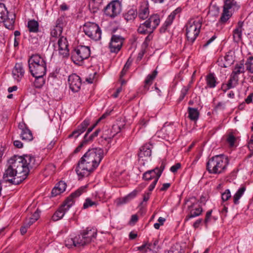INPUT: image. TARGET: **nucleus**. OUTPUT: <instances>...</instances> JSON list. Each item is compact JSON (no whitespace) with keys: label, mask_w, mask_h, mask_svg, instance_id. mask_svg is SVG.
Masks as SVG:
<instances>
[{"label":"nucleus","mask_w":253,"mask_h":253,"mask_svg":"<svg viewBox=\"0 0 253 253\" xmlns=\"http://www.w3.org/2000/svg\"><path fill=\"white\" fill-rule=\"evenodd\" d=\"M35 158L31 155L14 156L7 162L3 176V181L18 185L24 180L30 170L36 166Z\"/></svg>","instance_id":"f257e3e1"},{"label":"nucleus","mask_w":253,"mask_h":253,"mask_svg":"<svg viewBox=\"0 0 253 253\" xmlns=\"http://www.w3.org/2000/svg\"><path fill=\"white\" fill-rule=\"evenodd\" d=\"M103 155V150L101 148L89 149L78 162L75 169L78 175L81 178L88 176L98 167Z\"/></svg>","instance_id":"f03ea898"},{"label":"nucleus","mask_w":253,"mask_h":253,"mask_svg":"<svg viewBox=\"0 0 253 253\" xmlns=\"http://www.w3.org/2000/svg\"><path fill=\"white\" fill-rule=\"evenodd\" d=\"M87 186L80 187L76 191L72 193L70 196L67 198L63 204L55 211L52 216V219L55 221L61 219L65 212L72 206L74 203V198H77L86 191Z\"/></svg>","instance_id":"7ed1b4c3"},{"label":"nucleus","mask_w":253,"mask_h":253,"mask_svg":"<svg viewBox=\"0 0 253 253\" xmlns=\"http://www.w3.org/2000/svg\"><path fill=\"white\" fill-rule=\"evenodd\" d=\"M223 155H218L210 158L206 164L207 169L210 173L219 174L226 169L227 165L226 158Z\"/></svg>","instance_id":"20e7f679"},{"label":"nucleus","mask_w":253,"mask_h":253,"mask_svg":"<svg viewBox=\"0 0 253 253\" xmlns=\"http://www.w3.org/2000/svg\"><path fill=\"white\" fill-rule=\"evenodd\" d=\"M166 164L164 162L161 164L160 167H157L155 169L147 170L143 174L142 179L145 181H149L152 179L154 181L149 187L150 192L153 191L165 169Z\"/></svg>","instance_id":"39448f33"},{"label":"nucleus","mask_w":253,"mask_h":253,"mask_svg":"<svg viewBox=\"0 0 253 253\" xmlns=\"http://www.w3.org/2000/svg\"><path fill=\"white\" fill-rule=\"evenodd\" d=\"M160 22L159 15L157 14L153 15L143 23L140 24L137 31L141 34H151L159 25Z\"/></svg>","instance_id":"423d86ee"},{"label":"nucleus","mask_w":253,"mask_h":253,"mask_svg":"<svg viewBox=\"0 0 253 253\" xmlns=\"http://www.w3.org/2000/svg\"><path fill=\"white\" fill-rule=\"evenodd\" d=\"M223 8L219 22L225 23L232 15V12L237 11L239 9L240 5L235 0H224Z\"/></svg>","instance_id":"0eeeda50"},{"label":"nucleus","mask_w":253,"mask_h":253,"mask_svg":"<svg viewBox=\"0 0 253 253\" xmlns=\"http://www.w3.org/2000/svg\"><path fill=\"white\" fill-rule=\"evenodd\" d=\"M201 23L190 19L186 25V37L188 42L192 43L200 33Z\"/></svg>","instance_id":"6e6552de"},{"label":"nucleus","mask_w":253,"mask_h":253,"mask_svg":"<svg viewBox=\"0 0 253 253\" xmlns=\"http://www.w3.org/2000/svg\"><path fill=\"white\" fill-rule=\"evenodd\" d=\"M90 54V50L88 46L80 45L72 52L71 58L74 63L81 62L88 58Z\"/></svg>","instance_id":"1a4fd4ad"},{"label":"nucleus","mask_w":253,"mask_h":253,"mask_svg":"<svg viewBox=\"0 0 253 253\" xmlns=\"http://www.w3.org/2000/svg\"><path fill=\"white\" fill-rule=\"evenodd\" d=\"M84 32L90 39L98 41L101 39V31L97 24L95 23H87L84 24Z\"/></svg>","instance_id":"9d476101"},{"label":"nucleus","mask_w":253,"mask_h":253,"mask_svg":"<svg viewBox=\"0 0 253 253\" xmlns=\"http://www.w3.org/2000/svg\"><path fill=\"white\" fill-rule=\"evenodd\" d=\"M122 11V4L119 0H114L109 3L104 8L105 15L114 18L120 14Z\"/></svg>","instance_id":"9b49d317"},{"label":"nucleus","mask_w":253,"mask_h":253,"mask_svg":"<svg viewBox=\"0 0 253 253\" xmlns=\"http://www.w3.org/2000/svg\"><path fill=\"white\" fill-rule=\"evenodd\" d=\"M125 39L117 35H113L109 43V47L111 52L118 53L121 49Z\"/></svg>","instance_id":"f8f14e48"},{"label":"nucleus","mask_w":253,"mask_h":253,"mask_svg":"<svg viewBox=\"0 0 253 253\" xmlns=\"http://www.w3.org/2000/svg\"><path fill=\"white\" fill-rule=\"evenodd\" d=\"M68 83L70 89L73 92H78L80 89L82 83L80 77L75 74L69 76Z\"/></svg>","instance_id":"ddd939ff"},{"label":"nucleus","mask_w":253,"mask_h":253,"mask_svg":"<svg viewBox=\"0 0 253 253\" xmlns=\"http://www.w3.org/2000/svg\"><path fill=\"white\" fill-rule=\"evenodd\" d=\"M121 130V127L118 125H113L111 128H105L103 131L102 138L105 140H110Z\"/></svg>","instance_id":"4468645a"},{"label":"nucleus","mask_w":253,"mask_h":253,"mask_svg":"<svg viewBox=\"0 0 253 253\" xmlns=\"http://www.w3.org/2000/svg\"><path fill=\"white\" fill-rule=\"evenodd\" d=\"M28 66H46L45 57L38 54L32 55L28 59Z\"/></svg>","instance_id":"2eb2a0df"},{"label":"nucleus","mask_w":253,"mask_h":253,"mask_svg":"<svg viewBox=\"0 0 253 253\" xmlns=\"http://www.w3.org/2000/svg\"><path fill=\"white\" fill-rule=\"evenodd\" d=\"M59 53L63 57L67 56L69 54L68 42L66 38L61 37L58 41Z\"/></svg>","instance_id":"dca6fc26"},{"label":"nucleus","mask_w":253,"mask_h":253,"mask_svg":"<svg viewBox=\"0 0 253 253\" xmlns=\"http://www.w3.org/2000/svg\"><path fill=\"white\" fill-rule=\"evenodd\" d=\"M29 66V72L33 77H40L44 76L46 72V66Z\"/></svg>","instance_id":"f3484780"},{"label":"nucleus","mask_w":253,"mask_h":253,"mask_svg":"<svg viewBox=\"0 0 253 253\" xmlns=\"http://www.w3.org/2000/svg\"><path fill=\"white\" fill-rule=\"evenodd\" d=\"M188 210L189 211V213L186 216L185 219V221L200 215L203 212L202 207L201 206L196 207L195 203H192L190 206H189Z\"/></svg>","instance_id":"a211bd4d"},{"label":"nucleus","mask_w":253,"mask_h":253,"mask_svg":"<svg viewBox=\"0 0 253 253\" xmlns=\"http://www.w3.org/2000/svg\"><path fill=\"white\" fill-rule=\"evenodd\" d=\"M24 69L21 63H16L12 70V75L15 80L19 82L24 76Z\"/></svg>","instance_id":"6ab92c4d"},{"label":"nucleus","mask_w":253,"mask_h":253,"mask_svg":"<svg viewBox=\"0 0 253 253\" xmlns=\"http://www.w3.org/2000/svg\"><path fill=\"white\" fill-rule=\"evenodd\" d=\"M84 237V239L85 240L87 244H89L93 239H94L97 235V231L94 228L89 229L86 228L82 233Z\"/></svg>","instance_id":"aec40b11"},{"label":"nucleus","mask_w":253,"mask_h":253,"mask_svg":"<svg viewBox=\"0 0 253 253\" xmlns=\"http://www.w3.org/2000/svg\"><path fill=\"white\" fill-rule=\"evenodd\" d=\"M138 155L139 160L141 158H143L144 157H150L151 156L150 145L149 144H145L142 146L140 148Z\"/></svg>","instance_id":"412c9836"},{"label":"nucleus","mask_w":253,"mask_h":253,"mask_svg":"<svg viewBox=\"0 0 253 253\" xmlns=\"http://www.w3.org/2000/svg\"><path fill=\"white\" fill-rule=\"evenodd\" d=\"M244 22L242 21H239L237 24V27L233 31V38L234 40L237 38V42L240 41L242 39V27L243 26Z\"/></svg>","instance_id":"4be33fe9"},{"label":"nucleus","mask_w":253,"mask_h":253,"mask_svg":"<svg viewBox=\"0 0 253 253\" xmlns=\"http://www.w3.org/2000/svg\"><path fill=\"white\" fill-rule=\"evenodd\" d=\"M244 72L245 68L243 63L236 64L232 73V75H233L232 78L234 80H237L238 77L237 75L244 73Z\"/></svg>","instance_id":"5701e85b"},{"label":"nucleus","mask_w":253,"mask_h":253,"mask_svg":"<svg viewBox=\"0 0 253 253\" xmlns=\"http://www.w3.org/2000/svg\"><path fill=\"white\" fill-rule=\"evenodd\" d=\"M188 117L189 118L193 121H196L198 118L199 116V112L198 111L197 108L188 107Z\"/></svg>","instance_id":"b1692460"},{"label":"nucleus","mask_w":253,"mask_h":253,"mask_svg":"<svg viewBox=\"0 0 253 253\" xmlns=\"http://www.w3.org/2000/svg\"><path fill=\"white\" fill-rule=\"evenodd\" d=\"M158 74V72L156 70H154L151 74H149L147 76L146 80H145L144 87L146 89H149V86L152 84L153 81L156 77Z\"/></svg>","instance_id":"393cba45"},{"label":"nucleus","mask_w":253,"mask_h":253,"mask_svg":"<svg viewBox=\"0 0 253 253\" xmlns=\"http://www.w3.org/2000/svg\"><path fill=\"white\" fill-rule=\"evenodd\" d=\"M137 16L136 10L130 9L124 15V18L127 21H133Z\"/></svg>","instance_id":"a878e982"},{"label":"nucleus","mask_w":253,"mask_h":253,"mask_svg":"<svg viewBox=\"0 0 253 253\" xmlns=\"http://www.w3.org/2000/svg\"><path fill=\"white\" fill-rule=\"evenodd\" d=\"M39 24L35 20H29L28 22V28L30 32L37 33L39 31Z\"/></svg>","instance_id":"bb28decb"},{"label":"nucleus","mask_w":253,"mask_h":253,"mask_svg":"<svg viewBox=\"0 0 253 253\" xmlns=\"http://www.w3.org/2000/svg\"><path fill=\"white\" fill-rule=\"evenodd\" d=\"M207 85L210 88H213L216 86V78L213 73L209 74L206 77Z\"/></svg>","instance_id":"cd10ccee"},{"label":"nucleus","mask_w":253,"mask_h":253,"mask_svg":"<svg viewBox=\"0 0 253 253\" xmlns=\"http://www.w3.org/2000/svg\"><path fill=\"white\" fill-rule=\"evenodd\" d=\"M246 187L245 186H242L238 189L237 192L233 196V202L235 205L239 204V200L243 196Z\"/></svg>","instance_id":"c85d7f7f"},{"label":"nucleus","mask_w":253,"mask_h":253,"mask_svg":"<svg viewBox=\"0 0 253 253\" xmlns=\"http://www.w3.org/2000/svg\"><path fill=\"white\" fill-rule=\"evenodd\" d=\"M20 137L22 140L26 141H31L33 139L32 132L29 128L21 131Z\"/></svg>","instance_id":"c756f323"},{"label":"nucleus","mask_w":253,"mask_h":253,"mask_svg":"<svg viewBox=\"0 0 253 253\" xmlns=\"http://www.w3.org/2000/svg\"><path fill=\"white\" fill-rule=\"evenodd\" d=\"M14 16H12L11 18L7 16V18L1 22H3L5 27L8 29L12 30L14 28Z\"/></svg>","instance_id":"7c9ffc66"},{"label":"nucleus","mask_w":253,"mask_h":253,"mask_svg":"<svg viewBox=\"0 0 253 253\" xmlns=\"http://www.w3.org/2000/svg\"><path fill=\"white\" fill-rule=\"evenodd\" d=\"M8 11L3 3H0V22L7 18Z\"/></svg>","instance_id":"2f4dec72"},{"label":"nucleus","mask_w":253,"mask_h":253,"mask_svg":"<svg viewBox=\"0 0 253 253\" xmlns=\"http://www.w3.org/2000/svg\"><path fill=\"white\" fill-rule=\"evenodd\" d=\"M76 247L84 246L87 244L85 240L84 239V237L82 233L74 238Z\"/></svg>","instance_id":"473e14b6"},{"label":"nucleus","mask_w":253,"mask_h":253,"mask_svg":"<svg viewBox=\"0 0 253 253\" xmlns=\"http://www.w3.org/2000/svg\"><path fill=\"white\" fill-rule=\"evenodd\" d=\"M89 124L90 120L88 119H86L79 126H78L76 129L78 131V132L82 134L85 131Z\"/></svg>","instance_id":"72a5a7b5"},{"label":"nucleus","mask_w":253,"mask_h":253,"mask_svg":"<svg viewBox=\"0 0 253 253\" xmlns=\"http://www.w3.org/2000/svg\"><path fill=\"white\" fill-rule=\"evenodd\" d=\"M44 76H41L40 77H34L35 80L34 84L36 88H41L44 84L45 80L43 78Z\"/></svg>","instance_id":"f704fd0d"},{"label":"nucleus","mask_w":253,"mask_h":253,"mask_svg":"<svg viewBox=\"0 0 253 253\" xmlns=\"http://www.w3.org/2000/svg\"><path fill=\"white\" fill-rule=\"evenodd\" d=\"M149 15V9L148 7L141 8L139 10L138 17L142 20L146 19Z\"/></svg>","instance_id":"c9c22d12"},{"label":"nucleus","mask_w":253,"mask_h":253,"mask_svg":"<svg viewBox=\"0 0 253 253\" xmlns=\"http://www.w3.org/2000/svg\"><path fill=\"white\" fill-rule=\"evenodd\" d=\"M139 192L137 190H133L132 192L129 193L127 196L123 198L122 204H125L129 200L134 198Z\"/></svg>","instance_id":"e433bc0d"},{"label":"nucleus","mask_w":253,"mask_h":253,"mask_svg":"<svg viewBox=\"0 0 253 253\" xmlns=\"http://www.w3.org/2000/svg\"><path fill=\"white\" fill-rule=\"evenodd\" d=\"M245 65L247 70L251 73H253V57H250L247 59Z\"/></svg>","instance_id":"4c0bfd02"},{"label":"nucleus","mask_w":253,"mask_h":253,"mask_svg":"<svg viewBox=\"0 0 253 253\" xmlns=\"http://www.w3.org/2000/svg\"><path fill=\"white\" fill-rule=\"evenodd\" d=\"M62 30L61 27L55 26L51 31V35L53 37L59 36L62 33Z\"/></svg>","instance_id":"58836bf2"},{"label":"nucleus","mask_w":253,"mask_h":253,"mask_svg":"<svg viewBox=\"0 0 253 253\" xmlns=\"http://www.w3.org/2000/svg\"><path fill=\"white\" fill-rule=\"evenodd\" d=\"M100 131V130L99 129H97L89 136L87 135L86 138L87 139L84 138V143H87L89 141L93 140L95 137L98 136Z\"/></svg>","instance_id":"ea45409f"},{"label":"nucleus","mask_w":253,"mask_h":253,"mask_svg":"<svg viewBox=\"0 0 253 253\" xmlns=\"http://www.w3.org/2000/svg\"><path fill=\"white\" fill-rule=\"evenodd\" d=\"M97 205V203L95 202L92 201L89 198H87L85 199V202L83 205L84 209H85L88 208L89 207H92L93 206H96Z\"/></svg>","instance_id":"a19ab883"},{"label":"nucleus","mask_w":253,"mask_h":253,"mask_svg":"<svg viewBox=\"0 0 253 253\" xmlns=\"http://www.w3.org/2000/svg\"><path fill=\"white\" fill-rule=\"evenodd\" d=\"M66 186L65 182L63 181H60L57 183L54 187L58 189V191H61L63 193L65 191Z\"/></svg>","instance_id":"79ce46f5"},{"label":"nucleus","mask_w":253,"mask_h":253,"mask_svg":"<svg viewBox=\"0 0 253 253\" xmlns=\"http://www.w3.org/2000/svg\"><path fill=\"white\" fill-rule=\"evenodd\" d=\"M189 85H188V86H184L181 90V93H180V95L179 96V101H182L184 98L185 97V96H186V95L187 94L188 90H189Z\"/></svg>","instance_id":"37998d69"},{"label":"nucleus","mask_w":253,"mask_h":253,"mask_svg":"<svg viewBox=\"0 0 253 253\" xmlns=\"http://www.w3.org/2000/svg\"><path fill=\"white\" fill-rule=\"evenodd\" d=\"M65 246L69 248H70L72 247L73 246L76 247L74 238L67 239L65 241Z\"/></svg>","instance_id":"c03bdc74"},{"label":"nucleus","mask_w":253,"mask_h":253,"mask_svg":"<svg viewBox=\"0 0 253 253\" xmlns=\"http://www.w3.org/2000/svg\"><path fill=\"white\" fill-rule=\"evenodd\" d=\"M231 197L230 191L229 189H226L225 192L222 194L221 198L223 201H226Z\"/></svg>","instance_id":"a18cd8bd"},{"label":"nucleus","mask_w":253,"mask_h":253,"mask_svg":"<svg viewBox=\"0 0 253 253\" xmlns=\"http://www.w3.org/2000/svg\"><path fill=\"white\" fill-rule=\"evenodd\" d=\"M232 79L234 80L232 77L228 81V83L227 84H225V85L223 84L222 85V89H223V90L224 92H225L226 91V90L229 89L233 87L232 86Z\"/></svg>","instance_id":"49530a36"},{"label":"nucleus","mask_w":253,"mask_h":253,"mask_svg":"<svg viewBox=\"0 0 253 253\" xmlns=\"http://www.w3.org/2000/svg\"><path fill=\"white\" fill-rule=\"evenodd\" d=\"M235 141V136L232 134H229L227 138V141L229 144L230 146H234Z\"/></svg>","instance_id":"de8ad7c7"},{"label":"nucleus","mask_w":253,"mask_h":253,"mask_svg":"<svg viewBox=\"0 0 253 253\" xmlns=\"http://www.w3.org/2000/svg\"><path fill=\"white\" fill-rule=\"evenodd\" d=\"M175 16L174 15V14H172V13H170V14L168 16L167 18L166 21L165 22H166V24L167 25H170L174 19Z\"/></svg>","instance_id":"09e8293b"},{"label":"nucleus","mask_w":253,"mask_h":253,"mask_svg":"<svg viewBox=\"0 0 253 253\" xmlns=\"http://www.w3.org/2000/svg\"><path fill=\"white\" fill-rule=\"evenodd\" d=\"M64 21V18L63 17H60L57 19L56 22V26H59L63 28V26Z\"/></svg>","instance_id":"8fccbe9b"},{"label":"nucleus","mask_w":253,"mask_h":253,"mask_svg":"<svg viewBox=\"0 0 253 253\" xmlns=\"http://www.w3.org/2000/svg\"><path fill=\"white\" fill-rule=\"evenodd\" d=\"M212 211V210H210L208 211H207V212L206 213V217H205V221H204L205 224L206 226H207V224H208V223L210 220V218L211 216Z\"/></svg>","instance_id":"3c124183"},{"label":"nucleus","mask_w":253,"mask_h":253,"mask_svg":"<svg viewBox=\"0 0 253 253\" xmlns=\"http://www.w3.org/2000/svg\"><path fill=\"white\" fill-rule=\"evenodd\" d=\"M181 167V164L180 163H177L175 165L172 166L170 169V170L172 172H176L177 170Z\"/></svg>","instance_id":"603ef678"},{"label":"nucleus","mask_w":253,"mask_h":253,"mask_svg":"<svg viewBox=\"0 0 253 253\" xmlns=\"http://www.w3.org/2000/svg\"><path fill=\"white\" fill-rule=\"evenodd\" d=\"M40 217V214L38 210H37L33 214V215L30 217V218L33 219V221H37Z\"/></svg>","instance_id":"864d4df0"},{"label":"nucleus","mask_w":253,"mask_h":253,"mask_svg":"<svg viewBox=\"0 0 253 253\" xmlns=\"http://www.w3.org/2000/svg\"><path fill=\"white\" fill-rule=\"evenodd\" d=\"M18 128L19 129L21 130V131L25 130L26 129H27L28 128L27 125L23 122L19 123Z\"/></svg>","instance_id":"5fc2aeb1"},{"label":"nucleus","mask_w":253,"mask_h":253,"mask_svg":"<svg viewBox=\"0 0 253 253\" xmlns=\"http://www.w3.org/2000/svg\"><path fill=\"white\" fill-rule=\"evenodd\" d=\"M81 134L78 132V131L76 129L74 131H73L72 133H71L69 136L68 138H71L73 137H74L75 138H77Z\"/></svg>","instance_id":"6e6d98bb"},{"label":"nucleus","mask_w":253,"mask_h":253,"mask_svg":"<svg viewBox=\"0 0 253 253\" xmlns=\"http://www.w3.org/2000/svg\"><path fill=\"white\" fill-rule=\"evenodd\" d=\"M61 193H62L61 191H58V189L54 187L52 190L51 196L52 197H55Z\"/></svg>","instance_id":"4d7b16f0"},{"label":"nucleus","mask_w":253,"mask_h":253,"mask_svg":"<svg viewBox=\"0 0 253 253\" xmlns=\"http://www.w3.org/2000/svg\"><path fill=\"white\" fill-rule=\"evenodd\" d=\"M98 124V122H96L95 124H94L91 127L88 128L87 132L84 136V138L87 139V136L88 135L89 133L93 130V129L96 126L97 124Z\"/></svg>","instance_id":"13d9d810"},{"label":"nucleus","mask_w":253,"mask_h":253,"mask_svg":"<svg viewBox=\"0 0 253 253\" xmlns=\"http://www.w3.org/2000/svg\"><path fill=\"white\" fill-rule=\"evenodd\" d=\"M165 253H180L178 249L176 248L175 247H171V248L168 250L167 252H166Z\"/></svg>","instance_id":"bf43d9fd"},{"label":"nucleus","mask_w":253,"mask_h":253,"mask_svg":"<svg viewBox=\"0 0 253 253\" xmlns=\"http://www.w3.org/2000/svg\"><path fill=\"white\" fill-rule=\"evenodd\" d=\"M35 221H33V219L32 218H29V219H27L25 221L24 224L26 227H28V228L32 225Z\"/></svg>","instance_id":"052dcab7"},{"label":"nucleus","mask_w":253,"mask_h":253,"mask_svg":"<svg viewBox=\"0 0 253 253\" xmlns=\"http://www.w3.org/2000/svg\"><path fill=\"white\" fill-rule=\"evenodd\" d=\"M170 186L169 183H166L163 184L162 187L160 188V191H166Z\"/></svg>","instance_id":"680f3d73"},{"label":"nucleus","mask_w":253,"mask_h":253,"mask_svg":"<svg viewBox=\"0 0 253 253\" xmlns=\"http://www.w3.org/2000/svg\"><path fill=\"white\" fill-rule=\"evenodd\" d=\"M13 145L18 148H21L23 147L22 143L19 140H15L13 142Z\"/></svg>","instance_id":"e2e57ef3"},{"label":"nucleus","mask_w":253,"mask_h":253,"mask_svg":"<svg viewBox=\"0 0 253 253\" xmlns=\"http://www.w3.org/2000/svg\"><path fill=\"white\" fill-rule=\"evenodd\" d=\"M216 38V36L214 35H213L210 39H209L207 42L204 45V46H207L209 45L211 42H212Z\"/></svg>","instance_id":"0e129e2a"},{"label":"nucleus","mask_w":253,"mask_h":253,"mask_svg":"<svg viewBox=\"0 0 253 253\" xmlns=\"http://www.w3.org/2000/svg\"><path fill=\"white\" fill-rule=\"evenodd\" d=\"M169 25H167L166 24V22H165L164 25L160 29V32L161 33H164L166 31L168 27H169Z\"/></svg>","instance_id":"69168bd1"},{"label":"nucleus","mask_w":253,"mask_h":253,"mask_svg":"<svg viewBox=\"0 0 253 253\" xmlns=\"http://www.w3.org/2000/svg\"><path fill=\"white\" fill-rule=\"evenodd\" d=\"M202 221V219H199L197 220L193 224V227L194 228H197Z\"/></svg>","instance_id":"338daca9"},{"label":"nucleus","mask_w":253,"mask_h":253,"mask_svg":"<svg viewBox=\"0 0 253 253\" xmlns=\"http://www.w3.org/2000/svg\"><path fill=\"white\" fill-rule=\"evenodd\" d=\"M248 147L251 151L253 150V135L252 136L250 142H249Z\"/></svg>","instance_id":"774afa93"}]
</instances>
